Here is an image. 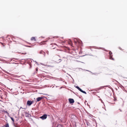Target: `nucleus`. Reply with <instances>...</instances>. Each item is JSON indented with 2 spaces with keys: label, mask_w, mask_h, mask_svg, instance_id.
<instances>
[{
  "label": "nucleus",
  "mask_w": 127,
  "mask_h": 127,
  "mask_svg": "<svg viewBox=\"0 0 127 127\" xmlns=\"http://www.w3.org/2000/svg\"><path fill=\"white\" fill-rule=\"evenodd\" d=\"M119 49L121 50H122V49H121V48L120 47H119Z\"/></svg>",
  "instance_id": "nucleus-15"
},
{
  "label": "nucleus",
  "mask_w": 127,
  "mask_h": 127,
  "mask_svg": "<svg viewBox=\"0 0 127 127\" xmlns=\"http://www.w3.org/2000/svg\"><path fill=\"white\" fill-rule=\"evenodd\" d=\"M5 127H9V125L8 124H7L5 125Z\"/></svg>",
  "instance_id": "nucleus-9"
},
{
  "label": "nucleus",
  "mask_w": 127,
  "mask_h": 127,
  "mask_svg": "<svg viewBox=\"0 0 127 127\" xmlns=\"http://www.w3.org/2000/svg\"><path fill=\"white\" fill-rule=\"evenodd\" d=\"M69 101L70 103H73L74 102V101L73 99H69Z\"/></svg>",
  "instance_id": "nucleus-6"
},
{
  "label": "nucleus",
  "mask_w": 127,
  "mask_h": 127,
  "mask_svg": "<svg viewBox=\"0 0 127 127\" xmlns=\"http://www.w3.org/2000/svg\"><path fill=\"white\" fill-rule=\"evenodd\" d=\"M110 59L113 60H114V59L112 57V56L111 55H110Z\"/></svg>",
  "instance_id": "nucleus-8"
},
{
  "label": "nucleus",
  "mask_w": 127,
  "mask_h": 127,
  "mask_svg": "<svg viewBox=\"0 0 127 127\" xmlns=\"http://www.w3.org/2000/svg\"><path fill=\"white\" fill-rule=\"evenodd\" d=\"M119 110L120 111V112H122V110L121 109H119Z\"/></svg>",
  "instance_id": "nucleus-14"
},
{
  "label": "nucleus",
  "mask_w": 127,
  "mask_h": 127,
  "mask_svg": "<svg viewBox=\"0 0 127 127\" xmlns=\"http://www.w3.org/2000/svg\"><path fill=\"white\" fill-rule=\"evenodd\" d=\"M33 102V101H31L28 100L27 102V104L29 106H30Z\"/></svg>",
  "instance_id": "nucleus-3"
},
{
  "label": "nucleus",
  "mask_w": 127,
  "mask_h": 127,
  "mask_svg": "<svg viewBox=\"0 0 127 127\" xmlns=\"http://www.w3.org/2000/svg\"><path fill=\"white\" fill-rule=\"evenodd\" d=\"M54 45H56V44H54Z\"/></svg>",
  "instance_id": "nucleus-20"
},
{
  "label": "nucleus",
  "mask_w": 127,
  "mask_h": 127,
  "mask_svg": "<svg viewBox=\"0 0 127 127\" xmlns=\"http://www.w3.org/2000/svg\"><path fill=\"white\" fill-rule=\"evenodd\" d=\"M125 54L126 55H127V54L126 53H125Z\"/></svg>",
  "instance_id": "nucleus-18"
},
{
  "label": "nucleus",
  "mask_w": 127,
  "mask_h": 127,
  "mask_svg": "<svg viewBox=\"0 0 127 127\" xmlns=\"http://www.w3.org/2000/svg\"><path fill=\"white\" fill-rule=\"evenodd\" d=\"M39 53L41 54H43L44 56H45V55L46 54L45 52L42 50L41 51L39 52Z\"/></svg>",
  "instance_id": "nucleus-4"
},
{
  "label": "nucleus",
  "mask_w": 127,
  "mask_h": 127,
  "mask_svg": "<svg viewBox=\"0 0 127 127\" xmlns=\"http://www.w3.org/2000/svg\"><path fill=\"white\" fill-rule=\"evenodd\" d=\"M43 97H39L37 98L36 99L37 101L38 102L40 101L41 99L43 98Z\"/></svg>",
  "instance_id": "nucleus-5"
},
{
  "label": "nucleus",
  "mask_w": 127,
  "mask_h": 127,
  "mask_svg": "<svg viewBox=\"0 0 127 127\" xmlns=\"http://www.w3.org/2000/svg\"><path fill=\"white\" fill-rule=\"evenodd\" d=\"M36 71L37 70V68H36Z\"/></svg>",
  "instance_id": "nucleus-17"
},
{
  "label": "nucleus",
  "mask_w": 127,
  "mask_h": 127,
  "mask_svg": "<svg viewBox=\"0 0 127 127\" xmlns=\"http://www.w3.org/2000/svg\"><path fill=\"white\" fill-rule=\"evenodd\" d=\"M112 54V53L111 52V51H110L109 52V54L110 55H111V54Z\"/></svg>",
  "instance_id": "nucleus-11"
},
{
  "label": "nucleus",
  "mask_w": 127,
  "mask_h": 127,
  "mask_svg": "<svg viewBox=\"0 0 127 127\" xmlns=\"http://www.w3.org/2000/svg\"><path fill=\"white\" fill-rule=\"evenodd\" d=\"M126 53H127V52H126Z\"/></svg>",
  "instance_id": "nucleus-22"
},
{
  "label": "nucleus",
  "mask_w": 127,
  "mask_h": 127,
  "mask_svg": "<svg viewBox=\"0 0 127 127\" xmlns=\"http://www.w3.org/2000/svg\"><path fill=\"white\" fill-rule=\"evenodd\" d=\"M52 48L53 49H54V48H55V47H52Z\"/></svg>",
  "instance_id": "nucleus-16"
},
{
  "label": "nucleus",
  "mask_w": 127,
  "mask_h": 127,
  "mask_svg": "<svg viewBox=\"0 0 127 127\" xmlns=\"http://www.w3.org/2000/svg\"><path fill=\"white\" fill-rule=\"evenodd\" d=\"M11 120L13 121V122H14V120L13 118L12 117H11Z\"/></svg>",
  "instance_id": "nucleus-10"
},
{
  "label": "nucleus",
  "mask_w": 127,
  "mask_h": 127,
  "mask_svg": "<svg viewBox=\"0 0 127 127\" xmlns=\"http://www.w3.org/2000/svg\"><path fill=\"white\" fill-rule=\"evenodd\" d=\"M53 44H51V45H52Z\"/></svg>",
  "instance_id": "nucleus-19"
},
{
  "label": "nucleus",
  "mask_w": 127,
  "mask_h": 127,
  "mask_svg": "<svg viewBox=\"0 0 127 127\" xmlns=\"http://www.w3.org/2000/svg\"><path fill=\"white\" fill-rule=\"evenodd\" d=\"M76 88H77L81 92L84 93L85 94H86V92H85V91H83L81 89H80L79 87L78 86H76Z\"/></svg>",
  "instance_id": "nucleus-1"
},
{
  "label": "nucleus",
  "mask_w": 127,
  "mask_h": 127,
  "mask_svg": "<svg viewBox=\"0 0 127 127\" xmlns=\"http://www.w3.org/2000/svg\"><path fill=\"white\" fill-rule=\"evenodd\" d=\"M47 118V115L45 114H44L43 116L40 117V118L43 120L46 119Z\"/></svg>",
  "instance_id": "nucleus-2"
},
{
  "label": "nucleus",
  "mask_w": 127,
  "mask_h": 127,
  "mask_svg": "<svg viewBox=\"0 0 127 127\" xmlns=\"http://www.w3.org/2000/svg\"><path fill=\"white\" fill-rule=\"evenodd\" d=\"M0 101H1V100L0 99Z\"/></svg>",
  "instance_id": "nucleus-21"
},
{
  "label": "nucleus",
  "mask_w": 127,
  "mask_h": 127,
  "mask_svg": "<svg viewBox=\"0 0 127 127\" xmlns=\"http://www.w3.org/2000/svg\"><path fill=\"white\" fill-rule=\"evenodd\" d=\"M78 42L79 43H81V42H82V41H80V40H79V41H78Z\"/></svg>",
  "instance_id": "nucleus-12"
},
{
  "label": "nucleus",
  "mask_w": 127,
  "mask_h": 127,
  "mask_svg": "<svg viewBox=\"0 0 127 127\" xmlns=\"http://www.w3.org/2000/svg\"><path fill=\"white\" fill-rule=\"evenodd\" d=\"M31 40L32 41H36V39L35 38V37H32L31 38Z\"/></svg>",
  "instance_id": "nucleus-7"
},
{
  "label": "nucleus",
  "mask_w": 127,
  "mask_h": 127,
  "mask_svg": "<svg viewBox=\"0 0 127 127\" xmlns=\"http://www.w3.org/2000/svg\"><path fill=\"white\" fill-rule=\"evenodd\" d=\"M59 62L60 63V62H61V61L62 60L61 59H59Z\"/></svg>",
  "instance_id": "nucleus-13"
}]
</instances>
